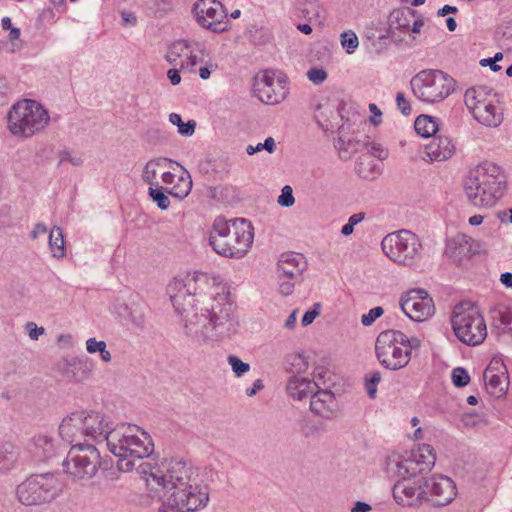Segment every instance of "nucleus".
<instances>
[{
    "label": "nucleus",
    "instance_id": "f257e3e1",
    "mask_svg": "<svg viewBox=\"0 0 512 512\" xmlns=\"http://www.w3.org/2000/svg\"><path fill=\"white\" fill-rule=\"evenodd\" d=\"M209 282L206 273L195 272L185 281L174 279L167 287L186 335L200 344L230 337L238 328L229 290Z\"/></svg>",
    "mask_w": 512,
    "mask_h": 512
},
{
    "label": "nucleus",
    "instance_id": "f03ea898",
    "mask_svg": "<svg viewBox=\"0 0 512 512\" xmlns=\"http://www.w3.org/2000/svg\"><path fill=\"white\" fill-rule=\"evenodd\" d=\"M137 472L155 496L164 498L159 512H195L209 501L208 488L198 483L197 470L186 461L170 459L161 467L143 462Z\"/></svg>",
    "mask_w": 512,
    "mask_h": 512
},
{
    "label": "nucleus",
    "instance_id": "7ed1b4c3",
    "mask_svg": "<svg viewBox=\"0 0 512 512\" xmlns=\"http://www.w3.org/2000/svg\"><path fill=\"white\" fill-rule=\"evenodd\" d=\"M254 239L252 223L244 218L225 220L217 217L212 225L209 244L219 255L242 258L250 250Z\"/></svg>",
    "mask_w": 512,
    "mask_h": 512
},
{
    "label": "nucleus",
    "instance_id": "20e7f679",
    "mask_svg": "<svg viewBox=\"0 0 512 512\" xmlns=\"http://www.w3.org/2000/svg\"><path fill=\"white\" fill-rule=\"evenodd\" d=\"M108 449L118 457V469L128 472L134 468V460L153 453L154 444L150 435L137 425L121 423L108 438Z\"/></svg>",
    "mask_w": 512,
    "mask_h": 512
},
{
    "label": "nucleus",
    "instance_id": "39448f33",
    "mask_svg": "<svg viewBox=\"0 0 512 512\" xmlns=\"http://www.w3.org/2000/svg\"><path fill=\"white\" fill-rule=\"evenodd\" d=\"M463 186L472 205L488 208L494 206L502 197L506 188V177L498 165L484 162L469 172Z\"/></svg>",
    "mask_w": 512,
    "mask_h": 512
},
{
    "label": "nucleus",
    "instance_id": "423d86ee",
    "mask_svg": "<svg viewBox=\"0 0 512 512\" xmlns=\"http://www.w3.org/2000/svg\"><path fill=\"white\" fill-rule=\"evenodd\" d=\"M49 121L48 111L31 99L17 102L7 115L8 129L15 136L30 137L43 130Z\"/></svg>",
    "mask_w": 512,
    "mask_h": 512
},
{
    "label": "nucleus",
    "instance_id": "0eeeda50",
    "mask_svg": "<svg viewBox=\"0 0 512 512\" xmlns=\"http://www.w3.org/2000/svg\"><path fill=\"white\" fill-rule=\"evenodd\" d=\"M451 324L456 337L464 344L477 346L487 336V327L479 308L470 301L454 307Z\"/></svg>",
    "mask_w": 512,
    "mask_h": 512
},
{
    "label": "nucleus",
    "instance_id": "6e6552de",
    "mask_svg": "<svg viewBox=\"0 0 512 512\" xmlns=\"http://www.w3.org/2000/svg\"><path fill=\"white\" fill-rule=\"evenodd\" d=\"M61 493V484L53 473L32 474L16 488L18 501L25 506L50 504Z\"/></svg>",
    "mask_w": 512,
    "mask_h": 512
},
{
    "label": "nucleus",
    "instance_id": "1a4fd4ad",
    "mask_svg": "<svg viewBox=\"0 0 512 512\" xmlns=\"http://www.w3.org/2000/svg\"><path fill=\"white\" fill-rule=\"evenodd\" d=\"M454 84V79L441 70H422L410 81L414 96L427 103L447 98L454 90Z\"/></svg>",
    "mask_w": 512,
    "mask_h": 512
},
{
    "label": "nucleus",
    "instance_id": "9d476101",
    "mask_svg": "<svg viewBox=\"0 0 512 512\" xmlns=\"http://www.w3.org/2000/svg\"><path fill=\"white\" fill-rule=\"evenodd\" d=\"M101 466L100 452L91 444H74L63 462L64 470L77 480L93 478Z\"/></svg>",
    "mask_w": 512,
    "mask_h": 512
},
{
    "label": "nucleus",
    "instance_id": "9b49d317",
    "mask_svg": "<svg viewBox=\"0 0 512 512\" xmlns=\"http://www.w3.org/2000/svg\"><path fill=\"white\" fill-rule=\"evenodd\" d=\"M381 247L392 261L402 265H412L419 257L422 245L415 233L399 230L386 235L381 242Z\"/></svg>",
    "mask_w": 512,
    "mask_h": 512
},
{
    "label": "nucleus",
    "instance_id": "f8f14e48",
    "mask_svg": "<svg viewBox=\"0 0 512 512\" xmlns=\"http://www.w3.org/2000/svg\"><path fill=\"white\" fill-rule=\"evenodd\" d=\"M197 23L214 33H222L229 28L227 12L218 0H198L192 8Z\"/></svg>",
    "mask_w": 512,
    "mask_h": 512
},
{
    "label": "nucleus",
    "instance_id": "ddd939ff",
    "mask_svg": "<svg viewBox=\"0 0 512 512\" xmlns=\"http://www.w3.org/2000/svg\"><path fill=\"white\" fill-rule=\"evenodd\" d=\"M402 311L413 321L421 322L434 314L432 298L423 289H412L400 299Z\"/></svg>",
    "mask_w": 512,
    "mask_h": 512
},
{
    "label": "nucleus",
    "instance_id": "4468645a",
    "mask_svg": "<svg viewBox=\"0 0 512 512\" xmlns=\"http://www.w3.org/2000/svg\"><path fill=\"white\" fill-rule=\"evenodd\" d=\"M425 478L398 480L393 486V497L402 506H413L428 500V490L424 485Z\"/></svg>",
    "mask_w": 512,
    "mask_h": 512
},
{
    "label": "nucleus",
    "instance_id": "2eb2a0df",
    "mask_svg": "<svg viewBox=\"0 0 512 512\" xmlns=\"http://www.w3.org/2000/svg\"><path fill=\"white\" fill-rule=\"evenodd\" d=\"M253 89L258 99L269 105L282 102L288 94L286 81L281 79L276 80L272 75L267 73L255 79Z\"/></svg>",
    "mask_w": 512,
    "mask_h": 512
},
{
    "label": "nucleus",
    "instance_id": "dca6fc26",
    "mask_svg": "<svg viewBox=\"0 0 512 512\" xmlns=\"http://www.w3.org/2000/svg\"><path fill=\"white\" fill-rule=\"evenodd\" d=\"M80 413L82 426L84 427V437L98 441H106V445L108 446V438L115 429L109 417L93 410H81Z\"/></svg>",
    "mask_w": 512,
    "mask_h": 512
},
{
    "label": "nucleus",
    "instance_id": "f3484780",
    "mask_svg": "<svg viewBox=\"0 0 512 512\" xmlns=\"http://www.w3.org/2000/svg\"><path fill=\"white\" fill-rule=\"evenodd\" d=\"M426 490H428V496L432 495L433 504L435 506H445L452 502L456 496V486L454 482L446 476H433L430 479L424 480Z\"/></svg>",
    "mask_w": 512,
    "mask_h": 512
},
{
    "label": "nucleus",
    "instance_id": "a211bd4d",
    "mask_svg": "<svg viewBox=\"0 0 512 512\" xmlns=\"http://www.w3.org/2000/svg\"><path fill=\"white\" fill-rule=\"evenodd\" d=\"M306 268L307 263L302 254H282L277 263L278 279H282L283 277L291 280H298Z\"/></svg>",
    "mask_w": 512,
    "mask_h": 512
},
{
    "label": "nucleus",
    "instance_id": "6ab92c4d",
    "mask_svg": "<svg viewBox=\"0 0 512 512\" xmlns=\"http://www.w3.org/2000/svg\"><path fill=\"white\" fill-rule=\"evenodd\" d=\"M310 410L316 415L330 419L337 410V401L331 390L318 388L310 396Z\"/></svg>",
    "mask_w": 512,
    "mask_h": 512
},
{
    "label": "nucleus",
    "instance_id": "aec40b11",
    "mask_svg": "<svg viewBox=\"0 0 512 512\" xmlns=\"http://www.w3.org/2000/svg\"><path fill=\"white\" fill-rule=\"evenodd\" d=\"M57 370L70 381L82 382L86 380L91 371L87 361L76 357L64 358L57 363Z\"/></svg>",
    "mask_w": 512,
    "mask_h": 512
},
{
    "label": "nucleus",
    "instance_id": "412c9836",
    "mask_svg": "<svg viewBox=\"0 0 512 512\" xmlns=\"http://www.w3.org/2000/svg\"><path fill=\"white\" fill-rule=\"evenodd\" d=\"M82 418L80 411H75L66 416L59 425V435L68 444L84 437Z\"/></svg>",
    "mask_w": 512,
    "mask_h": 512
},
{
    "label": "nucleus",
    "instance_id": "4be33fe9",
    "mask_svg": "<svg viewBox=\"0 0 512 512\" xmlns=\"http://www.w3.org/2000/svg\"><path fill=\"white\" fill-rule=\"evenodd\" d=\"M426 154L434 161H443L450 158L455 152V146L451 139L443 136H434L426 145Z\"/></svg>",
    "mask_w": 512,
    "mask_h": 512
},
{
    "label": "nucleus",
    "instance_id": "5701e85b",
    "mask_svg": "<svg viewBox=\"0 0 512 512\" xmlns=\"http://www.w3.org/2000/svg\"><path fill=\"white\" fill-rule=\"evenodd\" d=\"M314 388H319L316 382H312L307 378L293 375L289 378L286 390L290 397L295 400H303L312 395Z\"/></svg>",
    "mask_w": 512,
    "mask_h": 512
},
{
    "label": "nucleus",
    "instance_id": "b1692460",
    "mask_svg": "<svg viewBox=\"0 0 512 512\" xmlns=\"http://www.w3.org/2000/svg\"><path fill=\"white\" fill-rule=\"evenodd\" d=\"M55 440L47 435H37L33 437L30 451L39 461H46L54 457L58 452Z\"/></svg>",
    "mask_w": 512,
    "mask_h": 512
},
{
    "label": "nucleus",
    "instance_id": "393cba45",
    "mask_svg": "<svg viewBox=\"0 0 512 512\" xmlns=\"http://www.w3.org/2000/svg\"><path fill=\"white\" fill-rule=\"evenodd\" d=\"M416 13L415 10L410 8L393 10L388 16L389 36L394 38L395 30H409Z\"/></svg>",
    "mask_w": 512,
    "mask_h": 512
},
{
    "label": "nucleus",
    "instance_id": "a878e982",
    "mask_svg": "<svg viewBox=\"0 0 512 512\" xmlns=\"http://www.w3.org/2000/svg\"><path fill=\"white\" fill-rule=\"evenodd\" d=\"M473 116L478 122L488 127H497L502 122V113L491 102L480 103Z\"/></svg>",
    "mask_w": 512,
    "mask_h": 512
},
{
    "label": "nucleus",
    "instance_id": "bb28decb",
    "mask_svg": "<svg viewBox=\"0 0 512 512\" xmlns=\"http://www.w3.org/2000/svg\"><path fill=\"white\" fill-rule=\"evenodd\" d=\"M378 360L387 369L399 370L409 363L410 350L403 351L402 348L394 345L387 352V356H382Z\"/></svg>",
    "mask_w": 512,
    "mask_h": 512
},
{
    "label": "nucleus",
    "instance_id": "cd10ccee",
    "mask_svg": "<svg viewBox=\"0 0 512 512\" xmlns=\"http://www.w3.org/2000/svg\"><path fill=\"white\" fill-rule=\"evenodd\" d=\"M410 454L421 465L418 469L420 474L429 472L435 465L436 454L429 444H422L417 450H412Z\"/></svg>",
    "mask_w": 512,
    "mask_h": 512
},
{
    "label": "nucleus",
    "instance_id": "c85d7f7f",
    "mask_svg": "<svg viewBox=\"0 0 512 512\" xmlns=\"http://www.w3.org/2000/svg\"><path fill=\"white\" fill-rule=\"evenodd\" d=\"M355 172L363 179L373 180L380 174V167L369 154H362L355 163Z\"/></svg>",
    "mask_w": 512,
    "mask_h": 512
},
{
    "label": "nucleus",
    "instance_id": "c756f323",
    "mask_svg": "<svg viewBox=\"0 0 512 512\" xmlns=\"http://www.w3.org/2000/svg\"><path fill=\"white\" fill-rule=\"evenodd\" d=\"M472 238L467 237L465 235L458 236L452 241L449 242L448 248L451 254V257L455 261H462L464 258L471 257L474 252L472 251V246L470 244Z\"/></svg>",
    "mask_w": 512,
    "mask_h": 512
},
{
    "label": "nucleus",
    "instance_id": "7c9ffc66",
    "mask_svg": "<svg viewBox=\"0 0 512 512\" xmlns=\"http://www.w3.org/2000/svg\"><path fill=\"white\" fill-rule=\"evenodd\" d=\"M296 7L308 21L324 19V9L319 0H297Z\"/></svg>",
    "mask_w": 512,
    "mask_h": 512
},
{
    "label": "nucleus",
    "instance_id": "2f4dec72",
    "mask_svg": "<svg viewBox=\"0 0 512 512\" xmlns=\"http://www.w3.org/2000/svg\"><path fill=\"white\" fill-rule=\"evenodd\" d=\"M19 456L15 445L9 442H0V473H5L13 468Z\"/></svg>",
    "mask_w": 512,
    "mask_h": 512
},
{
    "label": "nucleus",
    "instance_id": "473e14b6",
    "mask_svg": "<svg viewBox=\"0 0 512 512\" xmlns=\"http://www.w3.org/2000/svg\"><path fill=\"white\" fill-rule=\"evenodd\" d=\"M174 163L173 160L165 157L154 158L148 161L143 169L142 179L145 183L149 184L150 187L158 184L155 182L157 175V168H164L169 164ZM175 164L179 165L177 162Z\"/></svg>",
    "mask_w": 512,
    "mask_h": 512
},
{
    "label": "nucleus",
    "instance_id": "72a5a7b5",
    "mask_svg": "<svg viewBox=\"0 0 512 512\" xmlns=\"http://www.w3.org/2000/svg\"><path fill=\"white\" fill-rule=\"evenodd\" d=\"M396 473L403 479H419L418 469L421 467L411 454L407 458L395 462Z\"/></svg>",
    "mask_w": 512,
    "mask_h": 512
},
{
    "label": "nucleus",
    "instance_id": "f704fd0d",
    "mask_svg": "<svg viewBox=\"0 0 512 512\" xmlns=\"http://www.w3.org/2000/svg\"><path fill=\"white\" fill-rule=\"evenodd\" d=\"M416 133L424 138L435 136L439 130L437 119L428 115H419L414 122Z\"/></svg>",
    "mask_w": 512,
    "mask_h": 512
},
{
    "label": "nucleus",
    "instance_id": "c9c22d12",
    "mask_svg": "<svg viewBox=\"0 0 512 512\" xmlns=\"http://www.w3.org/2000/svg\"><path fill=\"white\" fill-rule=\"evenodd\" d=\"M284 365L287 372L298 376L308 369V361L301 353H291L287 355Z\"/></svg>",
    "mask_w": 512,
    "mask_h": 512
},
{
    "label": "nucleus",
    "instance_id": "e433bc0d",
    "mask_svg": "<svg viewBox=\"0 0 512 512\" xmlns=\"http://www.w3.org/2000/svg\"><path fill=\"white\" fill-rule=\"evenodd\" d=\"M49 246L54 257L62 258L65 256V241L60 227H54L50 231Z\"/></svg>",
    "mask_w": 512,
    "mask_h": 512
},
{
    "label": "nucleus",
    "instance_id": "4c0bfd02",
    "mask_svg": "<svg viewBox=\"0 0 512 512\" xmlns=\"http://www.w3.org/2000/svg\"><path fill=\"white\" fill-rule=\"evenodd\" d=\"M248 40L256 46L266 45L270 42L272 35L268 28L251 26L246 32Z\"/></svg>",
    "mask_w": 512,
    "mask_h": 512
},
{
    "label": "nucleus",
    "instance_id": "58836bf2",
    "mask_svg": "<svg viewBox=\"0 0 512 512\" xmlns=\"http://www.w3.org/2000/svg\"><path fill=\"white\" fill-rule=\"evenodd\" d=\"M395 337H393V330H386L381 332L375 343V352L378 359L382 356H387L389 349L394 346Z\"/></svg>",
    "mask_w": 512,
    "mask_h": 512
},
{
    "label": "nucleus",
    "instance_id": "ea45409f",
    "mask_svg": "<svg viewBox=\"0 0 512 512\" xmlns=\"http://www.w3.org/2000/svg\"><path fill=\"white\" fill-rule=\"evenodd\" d=\"M169 121L178 127V133L183 136H192L195 132L196 122L194 120H189L184 123L180 114L171 113L169 115Z\"/></svg>",
    "mask_w": 512,
    "mask_h": 512
},
{
    "label": "nucleus",
    "instance_id": "a19ab883",
    "mask_svg": "<svg viewBox=\"0 0 512 512\" xmlns=\"http://www.w3.org/2000/svg\"><path fill=\"white\" fill-rule=\"evenodd\" d=\"M149 196L157 204V206L161 210H166L170 206V199L169 197L164 193L163 188L160 187L158 184L155 186L149 187L148 190Z\"/></svg>",
    "mask_w": 512,
    "mask_h": 512
},
{
    "label": "nucleus",
    "instance_id": "79ce46f5",
    "mask_svg": "<svg viewBox=\"0 0 512 512\" xmlns=\"http://www.w3.org/2000/svg\"><path fill=\"white\" fill-rule=\"evenodd\" d=\"M381 381V373L379 371H373L368 373L364 377V384L366 392L369 398L374 399L377 394V385Z\"/></svg>",
    "mask_w": 512,
    "mask_h": 512
},
{
    "label": "nucleus",
    "instance_id": "37998d69",
    "mask_svg": "<svg viewBox=\"0 0 512 512\" xmlns=\"http://www.w3.org/2000/svg\"><path fill=\"white\" fill-rule=\"evenodd\" d=\"M341 45L348 54H352L359 45L358 37L353 31H346L340 35Z\"/></svg>",
    "mask_w": 512,
    "mask_h": 512
},
{
    "label": "nucleus",
    "instance_id": "c03bdc74",
    "mask_svg": "<svg viewBox=\"0 0 512 512\" xmlns=\"http://www.w3.org/2000/svg\"><path fill=\"white\" fill-rule=\"evenodd\" d=\"M227 362L232 368L233 373L236 377H241L250 370V365L243 362L239 357L235 355H229Z\"/></svg>",
    "mask_w": 512,
    "mask_h": 512
},
{
    "label": "nucleus",
    "instance_id": "a18cd8bd",
    "mask_svg": "<svg viewBox=\"0 0 512 512\" xmlns=\"http://www.w3.org/2000/svg\"><path fill=\"white\" fill-rule=\"evenodd\" d=\"M369 146V137L364 136L363 139L352 138L347 141V154L352 156V154L363 151L365 148Z\"/></svg>",
    "mask_w": 512,
    "mask_h": 512
},
{
    "label": "nucleus",
    "instance_id": "49530a36",
    "mask_svg": "<svg viewBox=\"0 0 512 512\" xmlns=\"http://www.w3.org/2000/svg\"><path fill=\"white\" fill-rule=\"evenodd\" d=\"M452 382L458 387H465L470 382V376L466 369L462 367L454 368L452 371Z\"/></svg>",
    "mask_w": 512,
    "mask_h": 512
},
{
    "label": "nucleus",
    "instance_id": "de8ad7c7",
    "mask_svg": "<svg viewBox=\"0 0 512 512\" xmlns=\"http://www.w3.org/2000/svg\"><path fill=\"white\" fill-rule=\"evenodd\" d=\"M277 203L281 207L289 208L294 205L295 198L293 195V189L290 185H285L282 190L281 194L278 196Z\"/></svg>",
    "mask_w": 512,
    "mask_h": 512
},
{
    "label": "nucleus",
    "instance_id": "09e8293b",
    "mask_svg": "<svg viewBox=\"0 0 512 512\" xmlns=\"http://www.w3.org/2000/svg\"><path fill=\"white\" fill-rule=\"evenodd\" d=\"M384 313V310L382 307L377 306L369 310L367 314H363L361 317V323L363 326H371L376 319L381 317Z\"/></svg>",
    "mask_w": 512,
    "mask_h": 512
},
{
    "label": "nucleus",
    "instance_id": "8fccbe9b",
    "mask_svg": "<svg viewBox=\"0 0 512 512\" xmlns=\"http://www.w3.org/2000/svg\"><path fill=\"white\" fill-rule=\"evenodd\" d=\"M172 56H178L179 58L185 55L189 50L192 52L190 44L186 40H177L169 47Z\"/></svg>",
    "mask_w": 512,
    "mask_h": 512
},
{
    "label": "nucleus",
    "instance_id": "3c124183",
    "mask_svg": "<svg viewBox=\"0 0 512 512\" xmlns=\"http://www.w3.org/2000/svg\"><path fill=\"white\" fill-rule=\"evenodd\" d=\"M480 103H485V100L478 99L475 89H468L465 93V104L468 109L472 111L473 115L476 112V107H478Z\"/></svg>",
    "mask_w": 512,
    "mask_h": 512
},
{
    "label": "nucleus",
    "instance_id": "603ef678",
    "mask_svg": "<svg viewBox=\"0 0 512 512\" xmlns=\"http://www.w3.org/2000/svg\"><path fill=\"white\" fill-rule=\"evenodd\" d=\"M306 75L316 85L322 84L328 76L327 72L322 68H311L307 71Z\"/></svg>",
    "mask_w": 512,
    "mask_h": 512
},
{
    "label": "nucleus",
    "instance_id": "864d4df0",
    "mask_svg": "<svg viewBox=\"0 0 512 512\" xmlns=\"http://www.w3.org/2000/svg\"><path fill=\"white\" fill-rule=\"evenodd\" d=\"M396 103L398 109L401 111L403 115L408 116L411 114V105L410 102L405 98L404 93L398 92L396 94Z\"/></svg>",
    "mask_w": 512,
    "mask_h": 512
},
{
    "label": "nucleus",
    "instance_id": "5fc2aeb1",
    "mask_svg": "<svg viewBox=\"0 0 512 512\" xmlns=\"http://www.w3.org/2000/svg\"><path fill=\"white\" fill-rule=\"evenodd\" d=\"M319 309L320 304L316 303L313 309L306 311L301 319V324L304 327L310 325L314 321V319L319 315Z\"/></svg>",
    "mask_w": 512,
    "mask_h": 512
},
{
    "label": "nucleus",
    "instance_id": "6e6d98bb",
    "mask_svg": "<svg viewBox=\"0 0 512 512\" xmlns=\"http://www.w3.org/2000/svg\"><path fill=\"white\" fill-rule=\"evenodd\" d=\"M296 281L297 280H291V279L282 277V279H279V292L283 296H288V295L292 294L293 289H294V284Z\"/></svg>",
    "mask_w": 512,
    "mask_h": 512
},
{
    "label": "nucleus",
    "instance_id": "4d7b16f0",
    "mask_svg": "<svg viewBox=\"0 0 512 512\" xmlns=\"http://www.w3.org/2000/svg\"><path fill=\"white\" fill-rule=\"evenodd\" d=\"M26 330L32 340H38V338L45 333V329L38 327L34 322H28L26 324Z\"/></svg>",
    "mask_w": 512,
    "mask_h": 512
},
{
    "label": "nucleus",
    "instance_id": "13d9d810",
    "mask_svg": "<svg viewBox=\"0 0 512 512\" xmlns=\"http://www.w3.org/2000/svg\"><path fill=\"white\" fill-rule=\"evenodd\" d=\"M191 187H192V181H187L185 183L184 189H182V188L179 189L178 187H173L172 189L168 190V193L176 198L182 199L189 194V192L191 191Z\"/></svg>",
    "mask_w": 512,
    "mask_h": 512
},
{
    "label": "nucleus",
    "instance_id": "bf43d9fd",
    "mask_svg": "<svg viewBox=\"0 0 512 512\" xmlns=\"http://www.w3.org/2000/svg\"><path fill=\"white\" fill-rule=\"evenodd\" d=\"M502 59H503V54L501 52H497L493 58L482 59L480 61V65L485 67L488 65V63H491V70L494 72H497L501 69V66L496 64V62L501 61Z\"/></svg>",
    "mask_w": 512,
    "mask_h": 512
},
{
    "label": "nucleus",
    "instance_id": "052dcab7",
    "mask_svg": "<svg viewBox=\"0 0 512 512\" xmlns=\"http://www.w3.org/2000/svg\"><path fill=\"white\" fill-rule=\"evenodd\" d=\"M103 348H106L104 341H97L95 338H90L86 341V349L89 353L100 352Z\"/></svg>",
    "mask_w": 512,
    "mask_h": 512
},
{
    "label": "nucleus",
    "instance_id": "680f3d73",
    "mask_svg": "<svg viewBox=\"0 0 512 512\" xmlns=\"http://www.w3.org/2000/svg\"><path fill=\"white\" fill-rule=\"evenodd\" d=\"M488 386L492 389H498L499 392H504L506 387L503 386V380L501 376L492 374L488 378Z\"/></svg>",
    "mask_w": 512,
    "mask_h": 512
},
{
    "label": "nucleus",
    "instance_id": "e2e57ef3",
    "mask_svg": "<svg viewBox=\"0 0 512 512\" xmlns=\"http://www.w3.org/2000/svg\"><path fill=\"white\" fill-rule=\"evenodd\" d=\"M347 141L339 137L335 142V148L339 151L340 158L347 160L350 159V155L347 154Z\"/></svg>",
    "mask_w": 512,
    "mask_h": 512
},
{
    "label": "nucleus",
    "instance_id": "0e129e2a",
    "mask_svg": "<svg viewBox=\"0 0 512 512\" xmlns=\"http://www.w3.org/2000/svg\"><path fill=\"white\" fill-rule=\"evenodd\" d=\"M259 151L266 150L269 153H273L276 148L275 140L272 137H268L265 139L263 143L257 144Z\"/></svg>",
    "mask_w": 512,
    "mask_h": 512
},
{
    "label": "nucleus",
    "instance_id": "69168bd1",
    "mask_svg": "<svg viewBox=\"0 0 512 512\" xmlns=\"http://www.w3.org/2000/svg\"><path fill=\"white\" fill-rule=\"evenodd\" d=\"M364 150L367 151L366 154H369L371 157L374 156V157H377V158H381L382 157V149L380 148V146L374 142H370L369 141V146L368 148H365Z\"/></svg>",
    "mask_w": 512,
    "mask_h": 512
},
{
    "label": "nucleus",
    "instance_id": "338daca9",
    "mask_svg": "<svg viewBox=\"0 0 512 512\" xmlns=\"http://www.w3.org/2000/svg\"><path fill=\"white\" fill-rule=\"evenodd\" d=\"M369 110L372 113V117L370 118L371 123H373L374 125L379 124L380 119H377V118L381 117V115H382L381 110L377 107L376 104H373V103L369 105Z\"/></svg>",
    "mask_w": 512,
    "mask_h": 512
},
{
    "label": "nucleus",
    "instance_id": "774afa93",
    "mask_svg": "<svg viewBox=\"0 0 512 512\" xmlns=\"http://www.w3.org/2000/svg\"><path fill=\"white\" fill-rule=\"evenodd\" d=\"M371 509L372 507L368 503L357 501L351 509V512H369Z\"/></svg>",
    "mask_w": 512,
    "mask_h": 512
}]
</instances>
